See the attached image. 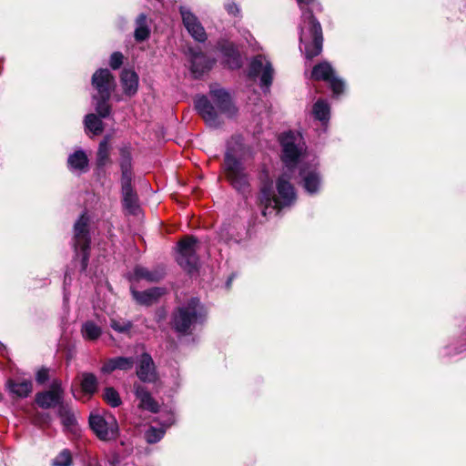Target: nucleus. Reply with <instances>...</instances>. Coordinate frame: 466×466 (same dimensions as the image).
<instances>
[{
  "label": "nucleus",
  "instance_id": "obj_10",
  "mask_svg": "<svg viewBox=\"0 0 466 466\" xmlns=\"http://www.w3.org/2000/svg\"><path fill=\"white\" fill-rule=\"evenodd\" d=\"M35 401L42 409H51L55 407L58 409L66 402L65 389L63 388L62 380L59 379H52L49 389L36 393Z\"/></svg>",
  "mask_w": 466,
  "mask_h": 466
},
{
  "label": "nucleus",
  "instance_id": "obj_2",
  "mask_svg": "<svg viewBox=\"0 0 466 466\" xmlns=\"http://www.w3.org/2000/svg\"><path fill=\"white\" fill-rule=\"evenodd\" d=\"M246 154V148L240 137H232L228 142L224 157V172L230 185L241 194H245L249 188L248 175L245 171L242 159Z\"/></svg>",
  "mask_w": 466,
  "mask_h": 466
},
{
  "label": "nucleus",
  "instance_id": "obj_17",
  "mask_svg": "<svg viewBox=\"0 0 466 466\" xmlns=\"http://www.w3.org/2000/svg\"><path fill=\"white\" fill-rule=\"evenodd\" d=\"M303 188L309 194H316L319 192L321 185V179L317 170V165L302 167L299 170Z\"/></svg>",
  "mask_w": 466,
  "mask_h": 466
},
{
  "label": "nucleus",
  "instance_id": "obj_14",
  "mask_svg": "<svg viewBox=\"0 0 466 466\" xmlns=\"http://www.w3.org/2000/svg\"><path fill=\"white\" fill-rule=\"evenodd\" d=\"M180 15L182 16L183 25L189 35L198 42H205L208 36L198 17L185 6L180 7Z\"/></svg>",
  "mask_w": 466,
  "mask_h": 466
},
{
  "label": "nucleus",
  "instance_id": "obj_23",
  "mask_svg": "<svg viewBox=\"0 0 466 466\" xmlns=\"http://www.w3.org/2000/svg\"><path fill=\"white\" fill-rule=\"evenodd\" d=\"M122 201L124 208L130 213L136 214L138 210V198L132 187V182L121 183Z\"/></svg>",
  "mask_w": 466,
  "mask_h": 466
},
{
  "label": "nucleus",
  "instance_id": "obj_13",
  "mask_svg": "<svg viewBox=\"0 0 466 466\" xmlns=\"http://www.w3.org/2000/svg\"><path fill=\"white\" fill-rule=\"evenodd\" d=\"M92 86L97 94L103 97L110 98L116 87L115 77L107 68H100L92 76Z\"/></svg>",
  "mask_w": 466,
  "mask_h": 466
},
{
  "label": "nucleus",
  "instance_id": "obj_38",
  "mask_svg": "<svg viewBox=\"0 0 466 466\" xmlns=\"http://www.w3.org/2000/svg\"><path fill=\"white\" fill-rule=\"evenodd\" d=\"M104 399L112 407H117L121 404L120 397L113 388L105 389Z\"/></svg>",
  "mask_w": 466,
  "mask_h": 466
},
{
  "label": "nucleus",
  "instance_id": "obj_36",
  "mask_svg": "<svg viewBox=\"0 0 466 466\" xmlns=\"http://www.w3.org/2000/svg\"><path fill=\"white\" fill-rule=\"evenodd\" d=\"M81 388L85 393L93 394L97 389V380L93 373L85 372L82 374Z\"/></svg>",
  "mask_w": 466,
  "mask_h": 466
},
{
  "label": "nucleus",
  "instance_id": "obj_26",
  "mask_svg": "<svg viewBox=\"0 0 466 466\" xmlns=\"http://www.w3.org/2000/svg\"><path fill=\"white\" fill-rule=\"evenodd\" d=\"M174 421L173 414H167V419L161 421L160 428L150 426L145 432L147 442L151 444L158 442L164 437L167 428L170 427Z\"/></svg>",
  "mask_w": 466,
  "mask_h": 466
},
{
  "label": "nucleus",
  "instance_id": "obj_3",
  "mask_svg": "<svg viewBox=\"0 0 466 466\" xmlns=\"http://www.w3.org/2000/svg\"><path fill=\"white\" fill-rule=\"evenodd\" d=\"M209 95L216 104L217 108L205 96H198L195 101V107L205 122L212 127L219 125L218 113L233 116L236 109L231 102L229 94L218 86H211Z\"/></svg>",
  "mask_w": 466,
  "mask_h": 466
},
{
  "label": "nucleus",
  "instance_id": "obj_9",
  "mask_svg": "<svg viewBox=\"0 0 466 466\" xmlns=\"http://www.w3.org/2000/svg\"><path fill=\"white\" fill-rule=\"evenodd\" d=\"M197 250L198 239L193 236L185 237L177 244V261L188 273L198 269V257Z\"/></svg>",
  "mask_w": 466,
  "mask_h": 466
},
{
  "label": "nucleus",
  "instance_id": "obj_8",
  "mask_svg": "<svg viewBox=\"0 0 466 466\" xmlns=\"http://www.w3.org/2000/svg\"><path fill=\"white\" fill-rule=\"evenodd\" d=\"M301 140L302 137L299 134H295L291 131L284 133L280 137V144L282 147V161L290 172H292V169L296 166L299 157L304 151V144L301 142Z\"/></svg>",
  "mask_w": 466,
  "mask_h": 466
},
{
  "label": "nucleus",
  "instance_id": "obj_4",
  "mask_svg": "<svg viewBox=\"0 0 466 466\" xmlns=\"http://www.w3.org/2000/svg\"><path fill=\"white\" fill-rule=\"evenodd\" d=\"M206 315L207 311L199 299L192 298L174 311L172 327L179 334H189L204 322Z\"/></svg>",
  "mask_w": 466,
  "mask_h": 466
},
{
  "label": "nucleus",
  "instance_id": "obj_28",
  "mask_svg": "<svg viewBox=\"0 0 466 466\" xmlns=\"http://www.w3.org/2000/svg\"><path fill=\"white\" fill-rule=\"evenodd\" d=\"M121 84L124 93L129 96H134L138 87V76L130 69H124L121 73Z\"/></svg>",
  "mask_w": 466,
  "mask_h": 466
},
{
  "label": "nucleus",
  "instance_id": "obj_41",
  "mask_svg": "<svg viewBox=\"0 0 466 466\" xmlns=\"http://www.w3.org/2000/svg\"><path fill=\"white\" fill-rule=\"evenodd\" d=\"M123 63V55L120 52H114L109 60V65L111 68L117 69L121 66Z\"/></svg>",
  "mask_w": 466,
  "mask_h": 466
},
{
  "label": "nucleus",
  "instance_id": "obj_32",
  "mask_svg": "<svg viewBox=\"0 0 466 466\" xmlns=\"http://www.w3.org/2000/svg\"><path fill=\"white\" fill-rule=\"evenodd\" d=\"M101 334L102 329L92 320H87L81 326V335L86 340H96Z\"/></svg>",
  "mask_w": 466,
  "mask_h": 466
},
{
  "label": "nucleus",
  "instance_id": "obj_46",
  "mask_svg": "<svg viewBox=\"0 0 466 466\" xmlns=\"http://www.w3.org/2000/svg\"><path fill=\"white\" fill-rule=\"evenodd\" d=\"M224 230L225 229H221V231H220V238L222 239H224L225 241H229V239L224 235Z\"/></svg>",
  "mask_w": 466,
  "mask_h": 466
},
{
  "label": "nucleus",
  "instance_id": "obj_31",
  "mask_svg": "<svg viewBox=\"0 0 466 466\" xmlns=\"http://www.w3.org/2000/svg\"><path fill=\"white\" fill-rule=\"evenodd\" d=\"M312 113L316 119L323 126H327L329 119V106L325 100H318L313 106Z\"/></svg>",
  "mask_w": 466,
  "mask_h": 466
},
{
  "label": "nucleus",
  "instance_id": "obj_37",
  "mask_svg": "<svg viewBox=\"0 0 466 466\" xmlns=\"http://www.w3.org/2000/svg\"><path fill=\"white\" fill-rule=\"evenodd\" d=\"M71 464L72 456L71 452L67 449H65L59 452L52 461L53 466H71Z\"/></svg>",
  "mask_w": 466,
  "mask_h": 466
},
{
  "label": "nucleus",
  "instance_id": "obj_7",
  "mask_svg": "<svg viewBox=\"0 0 466 466\" xmlns=\"http://www.w3.org/2000/svg\"><path fill=\"white\" fill-rule=\"evenodd\" d=\"M89 426L96 436L103 441L116 440L118 436V423L110 413H91Z\"/></svg>",
  "mask_w": 466,
  "mask_h": 466
},
{
  "label": "nucleus",
  "instance_id": "obj_34",
  "mask_svg": "<svg viewBox=\"0 0 466 466\" xmlns=\"http://www.w3.org/2000/svg\"><path fill=\"white\" fill-rule=\"evenodd\" d=\"M109 98L103 97L99 95L93 96V101L95 105V110L102 118H106L111 114V106L108 104Z\"/></svg>",
  "mask_w": 466,
  "mask_h": 466
},
{
  "label": "nucleus",
  "instance_id": "obj_47",
  "mask_svg": "<svg viewBox=\"0 0 466 466\" xmlns=\"http://www.w3.org/2000/svg\"><path fill=\"white\" fill-rule=\"evenodd\" d=\"M231 281H232V278H229L228 280L227 281V286L228 287H229Z\"/></svg>",
  "mask_w": 466,
  "mask_h": 466
},
{
  "label": "nucleus",
  "instance_id": "obj_35",
  "mask_svg": "<svg viewBox=\"0 0 466 466\" xmlns=\"http://www.w3.org/2000/svg\"><path fill=\"white\" fill-rule=\"evenodd\" d=\"M109 149L108 137H106L99 143L97 149L96 166L98 168L104 167L109 161Z\"/></svg>",
  "mask_w": 466,
  "mask_h": 466
},
{
  "label": "nucleus",
  "instance_id": "obj_11",
  "mask_svg": "<svg viewBox=\"0 0 466 466\" xmlns=\"http://www.w3.org/2000/svg\"><path fill=\"white\" fill-rule=\"evenodd\" d=\"M274 69L270 61L264 55L254 56L249 63L248 76L260 78V86L268 91L272 84Z\"/></svg>",
  "mask_w": 466,
  "mask_h": 466
},
{
  "label": "nucleus",
  "instance_id": "obj_19",
  "mask_svg": "<svg viewBox=\"0 0 466 466\" xmlns=\"http://www.w3.org/2000/svg\"><path fill=\"white\" fill-rule=\"evenodd\" d=\"M6 388L14 404L17 406L29 396V381L26 380L9 379L6 381Z\"/></svg>",
  "mask_w": 466,
  "mask_h": 466
},
{
  "label": "nucleus",
  "instance_id": "obj_44",
  "mask_svg": "<svg viewBox=\"0 0 466 466\" xmlns=\"http://www.w3.org/2000/svg\"><path fill=\"white\" fill-rule=\"evenodd\" d=\"M0 352L1 356L6 360H9L7 348L0 342Z\"/></svg>",
  "mask_w": 466,
  "mask_h": 466
},
{
  "label": "nucleus",
  "instance_id": "obj_22",
  "mask_svg": "<svg viewBox=\"0 0 466 466\" xmlns=\"http://www.w3.org/2000/svg\"><path fill=\"white\" fill-rule=\"evenodd\" d=\"M89 160L86 152L77 149L67 157V167L76 175H81L88 171Z\"/></svg>",
  "mask_w": 466,
  "mask_h": 466
},
{
  "label": "nucleus",
  "instance_id": "obj_12",
  "mask_svg": "<svg viewBox=\"0 0 466 466\" xmlns=\"http://www.w3.org/2000/svg\"><path fill=\"white\" fill-rule=\"evenodd\" d=\"M311 76L316 80L328 82L335 96L343 93L345 84L340 78L335 76L334 70L328 62L316 65L312 69Z\"/></svg>",
  "mask_w": 466,
  "mask_h": 466
},
{
  "label": "nucleus",
  "instance_id": "obj_15",
  "mask_svg": "<svg viewBox=\"0 0 466 466\" xmlns=\"http://www.w3.org/2000/svg\"><path fill=\"white\" fill-rule=\"evenodd\" d=\"M137 376L143 382H155L157 379L156 366L152 357L147 353H142L136 361Z\"/></svg>",
  "mask_w": 466,
  "mask_h": 466
},
{
  "label": "nucleus",
  "instance_id": "obj_20",
  "mask_svg": "<svg viewBox=\"0 0 466 466\" xmlns=\"http://www.w3.org/2000/svg\"><path fill=\"white\" fill-rule=\"evenodd\" d=\"M165 276V269L163 267H157L153 269H148L143 266L137 265L134 268L133 273L130 276L131 281H138L141 279L148 282H157Z\"/></svg>",
  "mask_w": 466,
  "mask_h": 466
},
{
  "label": "nucleus",
  "instance_id": "obj_33",
  "mask_svg": "<svg viewBox=\"0 0 466 466\" xmlns=\"http://www.w3.org/2000/svg\"><path fill=\"white\" fill-rule=\"evenodd\" d=\"M121 183L132 182V161L128 153L123 152L120 159Z\"/></svg>",
  "mask_w": 466,
  "mask_h": 466
},
{
  "label": "nucleus",
  "instance_id": "obj_18",
  "mask_svg": "<svg viewBox=\"0 0 466 466\" xmlns=\"http://www.w3.org/2000/svg\"><path fill=\"white\" fill-rule=\"evenodd\" d=\"M188 53L190 55L191 72L195 77H199L206 71L209 70L215 63L214 59L208 58L200 51L189 48Z\"/></svg>",
  "mask_w": 466,
  "mask_h": 466
},
{
  "label": "nucleus",
  "instance_id": "obj_25",
  "mask_svg": "<svg viewBox=\"0 0 466 466\" xmlns=\"http://www.w3.org/2000/svg\"><path fill=\"white\" fill-rule=\"evenodd\" d=\"M134 388L136 397L139 400V407L151 412L157 413L158 411L159 406L151 396L150 392L147 390V388L140 384H135Z\"/></svg>",
  "mask_w": 466,
  "mask_h": 466
},
{
  "label": "nucleus",
  "instance_id": "obj_43",
  "mask_svg": "<svg viewBox=\"0 0 466 466\" xmlns=\"http://www.w3.org/2000/svg\"><path fill=\"white\" fill-rule=\"evenodd\" d=\"M244 37L249 46H252L254 50L259 49V46H258L257 41L253 37V35L249 32H246L244 34Z\"/></svg>",
  "mask_w": 466,
  "mask_h": 466
},
{
  "label": "nucleus",
  "instance_id": "obj_21",
  "mask_svg": "<svg viewBox=\"0 0 466 466\" xmlns=\"http://www.w3.org/2000/svg\"><path fill=\"white\" fill-rule=\"evenodd\" d=\"M61 423L66 431L76 432L77 427V420L76 411L69 402H65L56 410Z\"/></svg>",
  "mask_w": 466,
  "mask_h": 466
},
{
  "label": "nucleus",
  "instance_id": "obj_40",
  "mask_svg": "<svg viewBox=\"0 0 466 466\" xmlns=\"http://www.w3.org/2000/svg\"><path fill=\"white\" fill-rule=\"evenodd\" d=\"M52 370L46 367H41L35 371V381L39 385L46 384L51 379Z\"/></svg>",
  "mask_w": 466,
  "mask_h": 466
},
{
  "label": "nucleus",
  "instance_id": "obj_16",
  "mask_svg": "<svg viewBox=\"0 0 466 466\" xmlns=\"http://www.w3.org/2000/svg\"><path fill=\"white\" fill-rule=\"evenodd\" d=\"M218 50L221 54L223 63L230 69H238L242 66V59L237 46L228 41L218 43Z\"/></svg>",
  "mask_w": 466,
  "mask_h": 466
},
{
  "label": "nucleus",
  "instance_id": "obj_42",
  "mask_svg": "<svg viewBox=\"0 0 466 466\" xmlns=\"http://www.w3.org/2000/svg\"><path fill=\"white\" fill-rule=\"evenodd\" d=\"M225 8L229 15H232L235 16L238 15L240 13L238 5L235 2H232V1L228 2L225 5Z\"/></svg>",
  "mask_w": 466,
  "mask_h": 466
},
{
  "label": "nucleus",
  "instance_id": "obj_6",
  "mask_svg": "<svg viewBox=\"0 0 466 466\" xmlns=\"http://www.w3.org/2000/svg\"><path fill=\"white\" fill-rule=\"evenodd\" d=\"M90 242L89 218L83 214L74 225L72 238V245L75 249L76 258L80 259L82 271H85L88 265Z\"/></svg>",
  "mask_w": 466,
  "mask_h": 466
},
{
  "label": "nucleus",
  "instance_id": "obj_39",
  "mask_svg": "<svg viewBox=\"0 0 466 466\" xmlns=\"http://www.w3.org/2000/svg\"><path fill=\"white\" fill-rule=\"evenodd\" d=\"M110 327L118 333H126L132 328V322L129 320L112 319Z\"/></svg>",
  "mask_w": 466,
  "mask_h": 466
},
{
  "label": "nucleus",
  "instance_id": "obj_30",
  "mask_svg": "<svg viewBox=\"0 0 466 466\" xmlns=\"http://www.w3.org/2000/svg\"><path fill=\"white\" fill-rule=\"evenodd\" d=\"M85 128L95 136L100 135L104 130L102 117L96 114H87L84 119Z\"/></svg>",
  "mask_w": 466,
  "mask_h": 466
},
{
  "label": "nucleus",
  "instance_id": "obj_29",
  "mask_svg": "<svg viewBox=\"0 0 466 466\" xmlns=\"http://www.w3.org/2000/svg\"><path fill=\"white\" fill-rule=\"evenodd\" d=\"M136 28L134 37L137 42H143L150 35V27L147 21V16L145 14H140L135 21Z\"/></svg>",
  "mask_w": 466,
  "mask_h": 466
},
{
  "label": "nucleus",
  "instance_id": "obj_1",
  "mask_svg": "<svg viewBox=\"0 0 466 466\" xmlns=\"http://www.w3.org/2000/svg\"><path fill=\"white\" fill-rule=\"evenodd\" d=\"M302 10L301 23L299 25V41L301 51L305 56L311 59L322 51L323 35L319 22L313 16L314 10H320V4L317 0H297Z\"/></svg>",
  "mask_w": 466,
  "mask_h": 466
},
{
  "label": "nucleus",
  "instance_id": "obj_45",
  "mask_svg": "<svg viewBox=\"0 0 466 466\" xmlns=\"http://www.w3.org/2000/svg\"><path fill=\"white\" fill-rule=\"evenodd\" d=\"M110 464H111V466H117V464H118V457H117V456H115V457L110 461Z\"/></svg>",
  "mask_w": 466,
  "mask_h": 466
},
{
  "label": "nucleus",
  "instance_id": "obj_27",
  "mask_svg": "<svg viewBox=\"0 0 466 466\" xmlns=\"http://www.w3.org/2000/svg\"><path fill=\"white\" fill-rule=\"evenodd\" d=\"M135 360L132 357H116L109 359L101 368L104 373H111L116 370H129L133 368Z\"/></svg>",
  "mask_w": 466,
  "mask_h": 466
},
{
  "label": "nucleus",
  "instance_id": "obj_24",
  "mask_svg": "<svg viewBox=\"0 0 466 466\" xmlns=\"http://www.w3.org/2000/svg\"><path fill=\"white\" fill-rule=\"evenodd\" d=\"M165 290L161 288H151L145 291H137L131 289V293L134 299L140 305L149 306L157 302V299L164 294Z\"/></svg>",
  "mask_w": 466,
  "mask_h": 466
},
{
  "label": "nucleus",
  "instance_id": "obj_5",
  "mask_svg": "<svg viewBox=\"0 0 466 466\" xmlns=\"http://www.w3.org/2000/svg\"><path fill=\"white\" fill-rule=\"evenodd\" d=\"M278 197L271 194V187L264 186L260 192V202L265 206L262 211L267 215V210L270 208L272 210H279L281 208L290 206L296 200V192L289 182V177L282 175L277 181Z\"/></svg>",
  "mask_w": 466,
  "mask_h": 466
},
{
  "label": "nucleus",
  "instance_id": "obj_48",
  "mask_svg": "<svg viewBox=\"0 0 466 466\" xmlns=\"http://www.w3.org/2000/svg\"><path fill=\"white\" fill-rule=\"evenodd\" d=\"M463 350H466V348H464ZM461 351H462V350Z\"/></svg>",
  "mask_w": 466,
  "mask_h": 466
}]
</instances>
